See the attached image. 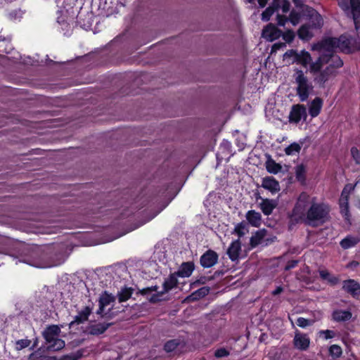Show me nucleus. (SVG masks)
I'll return each mask as SVG.
<instances>
[{"mask_svg":"<svg viewBox=\"0 0 360 360\" xmlns=\"http://www.w3.org/2000/svg\"><path fill=\"white\" fill-rule=\"evenodd\" d=\"M360 46H352V39L345 36L339 38H328L314 44L312 50L319 52V58L310 65L309 72L314 75V82L321 87L325 86L330 77L335 75L336 70L342 66L340 58L334 54L335 49L345 53H351Z\"/></svg>","mask_w":360,"mask_h":360,"instance_id":"1","label":"nucleus"},{"mask_svg":"<svg viewBox=\"0 0 360 360\" xmlns=\"http://www.w3.org/2000/svg\"><path fill=\"white\" fill-rule=\"evenodd\" d=\"M330 207L328 204L318 201L316 197L302 193L292 210V217L311 226H318L330 219Z\"/></svg>","mask_w":360,"mask_h":360,"instance_id":"2","label":"nucleus"},{"mask_svg":"<svg viewBox=\"0 0 360 360\" xmlns=\"http://www.w3.org/2000/svg\"><path fill=\"white\" fill-rule=\"evenodd\" d=\"M290 6L288 0H273L269 6L262 13V20L268 21L274 14H276L277 25L285 27L288 22V19L285 14L290 11Z\"/></svg>","mask_w":360,"mask_h":360,"instance_id":"3","label":"nucleus"},{"mask_svg":"<svg viewBox=\"0 0 360 360\" xmlns=\"http://www.w3.org/2000/svg\"><path fill=\"white\" fill-rule=\"evenodd\" d=\"M293 79L296 84V93L302 102L307 101L311 95L314 94V86L312 82L308 78L306 74L298 68L295 69Z\"/></svg>","mask_w":360,"mask_h":360,"instance_id":"4","label":"nucleus"},{"mask_svg":"<svg viewBox=\"0 0 360 360\" xmlns=\"http://www.w3.org/2000/svg\"><path fill=\"white\" fill-rule=\"evenodd\" d=\"M176 284V276L174 274H172L165 281L162 290H158V286L153 285L140 290L139 292L143 295H146L149 302L155 303L162 300V295L174 288Z\"/></svg>","mask_w":360,"mask_h":360,"instance_id":"5","label":"nucleus"},{"mask_svg":"<svg viewBox=\"0 0 360 360\" xmlns=\"http://www.w3.org/2000/svg\"><path fill=\"white\" fill-rule=\"evenodd\" d=\"M339 6L347 14H351L356 29H359L358 18L360 17V0H338Z\"/></svg>","mask_w":360,"mask_h":360,"instance_id":"6","label":"nucleus"},{"mask_svg":"<svg viewBox=\"0 0 360 360\" xmlns=\"http://www.w3.org/2000/svg\"><path fill=\"white\" fill-rule=\"evenodd\" d=\"M276 239L275 236L269 234L266 229H262L255 231L250 240V245L252 248H255L259 245H268L273 243Z\"/></svg>","mask_w":360,"mask_h":360,"instance_id":"7","label":"nucleus"},{"mask_svg":"<svg viewBox=\"0 0 360 360\" xmlns=\"http://www.w3.org/2000/svg\"><path fill=\"white\" fill-rule=\"evenodd\" d=\"M311 343V339L309 336L306 334L296 330L292 340L293 347L300 351H307Z\"/></svg>","mask_w":360,"mask_h":360,"instance_id":"8","label":"nucleus"},{"mask_svg":"<svg viewBox=\"0 0 360 360\" xmlns=\"http://www.w3.org/2000/svg\"><path fill=\"white\" fill-rule=\"evenodd\" d=\"M307 117V110L304 105H294L289 115V122L290 123H298L302 119L306 120Z\"/></svg>","mask_w":360,"mask_h":360,"instance_id":"9","label":"nucleus"},{"mask_svg":"<svg viewBox=\"0 0 360 360\" xmlns=\"http://www.w3.org/2000/svg\"><path fill=\"white\" fill-rule=\"evenodd\" d=\"M307 16L309 18V25L315 30L320 29L323 25V20L321 15L314 9L310 7H304Z\"/></svg>","mask_w":360,"mask_h":360,"instance_id":"10","label":"nucleus"},{"mask_svg":"<svg viewBox=\"0 0 360 360\" xmlns=\"http://www.w3.org/2000/svg\"><path fill=\"white\" fill-rule=\"evenodd\" d=\"M281 34L282 31L272 23H269L265 26L262 33V37L269 41H272L278 39Z\"/></svg>","mask_w":360,"mask_h":360,"instance_id":"11","label":"nucleus"},{"mask_svg":"<svg viewBox=\"0 0 360 360\" xmlns=\"http://www.w3.org/2000/svg\"><path fill=\"white\" fill-rule=\"evenodd\" d=\"M115 301V297L105 291L103 292L98 300L99 307L97 310L96 313L98 315H103L105 311V308L111 304H112Z\"/></svg>","mask_w":360,"mask_h":360,"instance_id":"12","label":"nucleus"},{"mask_svg":"<svg viewBox=\"0 0 360 360\" xmlns=\"http://www.w3.org/2000/svg\"><path fill=\"white\" fill-rule=\"evenodd\" d=\"M218 255L213 250H207L200 257V264L205 268H210L217 264Z\"/></svg>","mask_w":360,"mask_h":360,"instance_id":"13","label":"nucleus"},{"mask_svg":"<svg viewBox=\"0 0 360 360\" xmlns=\"http://www.w3.org/2000/svg\"><path fill=\"white\" fill-rule=\"evenodd\" d=\"M262 186L269 191L272 194L278 193L281 188L278 181L272 176H267L262 179Z\"/></svg>","mask_w":360,"mask_h":360,"instance_id":"14","label":"nucleus"},{"mask_svg":"<svg viewBox=\"0 0 360 360\" xmlns=\"http://www.w3.org/2000/svg\"><path fill=\"white\" fill-rule=\"evenodd\" d=\"M93 310V306H86L81 310L73 321L70 323V327H72L75 324L82 323L86 321Z\"/></svg>","mask_w":360,"mask_h":360,"instance_id":"15","label":"nucleus"},{"mask_svg":"<svg viewBox=\"0 0 360 360\" xmlns=\"http://www.w3.org/2000/svg\"><path fill=\"white\" fill-rule=\"evenodd\" d=\"M240 251L241 243L240 240L238 239L231 243L227 250V254L232 261H236L238 259Z\"/></svg>","mask_w":360,"mask_h":360,"instance_id":"16","label":"nucleus"},{"mask_svg":"<svg viewBox=\"0 0 360 360\" xmlns=\"http://www.w3.org/2000/svg\"><path fill=\"white\" fill-rule=\"evenodd\" d=\"M60 333V327L56 325H52L46 328L43 332V336L46 342H53V340L58 338Z\"/></svg>","mask_w":360,"mask_h":360,"instance_id":"17","label":"nucleus"},{"mask_svg":"<svg viewBox=\"0 0 360 360\" xmlns=\"http://www.w3.org/2000/svg\"><path fill=\"white\" fill-rule=\"evenodd\" d=\"M323 100L319 97H316L309 103V113L311 117H317L322 108Z\"/></svg>","mask_w":360,"mask_h":360,"instance_id":"18","label":"nucleus"},{"mask_svg":"<svg viewBox=\"0 0 360 360\" xmlns=\"http://www.w3.org/2000/svg\"><path fill=\"white\" fill-rule=\"evenodd\" d=\"M342 288L353 296L360 294V285L352 279L345 281Z\"/></svg>","mask_w":360,"mask_h":360,"instance_id":"19","label":"nucleus"},{"mask_svg":"<svg viewBox=\"0 0 360 360\" xmlns=\"http://www.w3.org/2000/svg\"><path fill=\"white\" fill-rule=\"evenodd\" d=\"M248 223L254 227H259L262 224V215L255 210H249L245 215Z\"/></svg>","mask_w":360,"mask_h":360,"instance_id":"20","label":"nucleus"},{"mask_svg":"<svg viewBox=\"0 0 360 360\" xmlns=\"http://www.w3.org/2000/svg\"><path fill=\"white\" fill-rule=\"evenodd\" d=\"M277 203L274 200L263 199L259 203V207L265 215H269L276 208Z\"/></svg>","mask_w":360,"mask_h":360,"instance_id":"21","label":"nucleus"},{"mask_svg":"<svg viewBox=\"0 0 360 360\" xmlns=\"http://www.w3.org/2000/svg\"><path fill=\"white\" fill-rule=\"evenodd\" d=\"M314 30L309 24L302 25L297 32L299 38L302 40H309L314 35Z\"/></svg>","mask_w":360,"mask_h":360,"instance_id":"22","label":"nucleus"},{"mask_svg":"<svg viewBox=\"0 0 360 360\" xmlns=\"http://www.w3.org/2000/svg\"><path fill=\"white\" fill-rule=\"evenodd\" d=\"M311 60L312 59L310 53L308 51L302 50L299 52L297 59L296 60L295 63L302 65L304 68H307L308 65L310 66L312 63L315 62H312ZM309 68L310 67L309 69Z\"/></svg>","mask_w":360,"mask_h":360,"instance_id":"23","label":"nucleus"},{"mask_svg":"<svg viewBox=\"0 0 360 360\" xmlns=\"http://www.w3.org/2000/svg\"><path fill=\"white\" fill-rule=\"evenodd\" d=\"M110 323H97L91 325L87 328L88 333L93 335H98L103 333L110 326Z\"/></svg>","mask_w":360,"mask_h":360,"instance_id":"24","label":"nucleus"},{"mask_svg":"<svg viewBox=\"0 0 360 360\" xmlns=\"http://www.w3.org/2000/svg\"><path fill=\"white\" fill-rule=\"evenodd\" d=\"M306 15L307 13L299 9H293L288 18V22H290L293 26H296L300 22L302 18Z\"/></svg>","mask_w":360,"mask_h":360,"instance_id":"25","label":"nucleus"},{"mask_svg":"<svg viewBox=\"0 0 360 360\" xmlns=\"http://www.w3.org/2000/svg\"><path fill=\"white\" fill-rule=\"evenodd\" d=\"M194 266L192 263H183L177 271V275L180 277H188L191 275Z\"/></svg>","mask_w":360,"mask_h":360,"instance_id":"26","label":"nucleus"},{"mask_svg":"<svg viewBox=\"0 0 360 360\" xmlns=\"http://www.w3.org/2000/svg\"><path fill=\"white\" fill-rule=\"evenodd\" d=\"M352 317V313L347 310H336L333 313V319L335 321H348Z\"/></svg>","mask_w":360,"mask_h":360,"instance_id":"27","label":"nucleus"},{"mask_svg":"<svg viewBox=\"0 0 360 360\" xmlns=\"http://www.w3.org/2000/svg\"><path fill=\"white\" fill-rule=\"evenodd\" d=\"M359 241L358 237L348 236L340 241V245L343 249H348L356 245Z\"/></svg>","mask_w":360,"mask_h":360,"instance_id":"28","label":"nucleus"},{"mask_svg":"<svg viewBox=\"0 0 360 360\" xmlns=\"http://www.w3.org/2000/svg\"><path fill=\"white\" fill-rule=\"evenodd\" d=\"M347 197L341 195L340 199V207L342 214L347 219L349 216V202H348Z\"/></svg>","mask_w":360,"mask_h":360,"instance_id":"29","label":"nucleus"},{"mask_svg":"<svg viewBox=\"0 0 360 360\" xmlns=\"http://www.w3.org/2000/svg\"><path fill=\"white\" fill-rule=\"evenodd\" d=\"M133 293V290L131 288H124L118 292V300L120 302L128 300Z\"/></svg>","mask_w":360,"mask_h":360,"instance_id":"30","label":"nucleus"},{"mask_svg":"<svg viewBox=\"0 0 360 360\" xmlns=\"http://www.w3.org/2000/svg\"><path fill=\"white\" fill-rule=\"evenodd\" d=\"M47 348L52 351H58L65 347V342L58 338H56L53 342H47Z\"/></svg>","mask_w":360,"mask_h":360,"instance_id":"31","label":"nucleus"},{"mask_svg":"<svg viewBox=\"0 0 360 360\" xmlns=\"http://www.w3.org/2000/svg\"><path fill=\"white\" fill-rule=\"evenodd\" d=\"M210 292V288L207 287H202L197 290H195L194 292H193L190 297L192 300H198L200 299L205 296H206Z\"/></svg>","mask_w":360,"mask_h":360,"instance_id":"32","label":"nucleus"},{"mask_svg":"<svg viewBox=\"0 0 360 360\" xmlns=\"http://www.w3.org/2000/svg\"><path fill=\"white\" fill-rule=\"evenodd\" d=\"M299 52L292 49L286 51L283 55V60L289 63H295L297 59Z\"/></svg>","mask_w":360,"mask_h":360,"instance_id":"33","label":"nucleus"},{"mask_svg":"<svg viewBox=\"0 0 360 360\" xmlns=\"http://www.w3.org/2000/svg\"><path fill=\"white\" fill-rule=\"evenodd\" d=\"M266 169L269 173L277 174L281 169V166L274 160H269L266 162Z\"/></svg>","mask_w":360,"mask_h":360,"instance_id":"34","label":"nucleus"},{"mask_svg":"<svg viewBox=\"0 0 360 360\" xmlns=\"http://www.w3.org/2000/svg\"><path fill=\"white\" fill-rule=\"evenodd\" d=\"M319 275L321 278L324 280H327L328 282H330L332 284H336L338 281V279L330 275V274L326 271V270H321L319 271Z\"/></svg>","mask_w":360,"mask_h":360,"instance_id":"35","label":"nucleus"},{"mask_svg":"<svg viewBox=\"0 0 360 360\" xmlns=\"http://www.w3.org/2000/svg\"><path fill=\"white\" fill-rule=\"evenodd\" d=\"M360 184V178L356 180L354 184H347L342 192L341 195L349 198V193L354 190V188Z\"/></svg>","mask_w":360,"mask_h":360,"instance_id":"36","label":"nucleus"},{"mask_svg":"<svg viewBox=\"0 0 360 360\" xmlns=\"http://www.w3.org/2000/svg\"><path fill=\"white\" fill-rule=\"evenodd\" d=\"M305 168L302 165L295 167V176L298 181L303 182L305 180Z\"/></svg>","mask_w":360,"mask_h":360,"instance_id":"37","label":"nucleus"},{"mask_svg":"<svg viewBox=\"0 0 360 360\" xmlns=\"http://www.w3.org/2000/svg\"><path fill=\"white\" fill-rule=\"evenodd\" d=\"M248 232V229L246 225L243 223L238 224L234 229V233H236L239 238L243 237Z\"/></svg>","mask_w":360,"mask_h":360,"instance_id":"38","label":"nucleus"},{"mask_svg":"<svg viewBox=\"0 0 360 360\" xmlns=\"http://www.w3.org/2000/svg\"><path fill=\"white\" fill-rule=\"evenodd\" d=\"M330 354L334 358L340 357L342 354V348L338 345H333L329 348Z\"/></svg>","mask_w":360,"mask_h":360,"instance_id":"39","label":"nucleus"},{"mask_svg":"<svg viewBox=\"0 0 360 360\" xmlns=\"http://www.w3.org/2000/svg\"><path fill=\"white\" fill-rule=\"evenodd\" d=\"M301 150L300 146L297 143H293L288 146L285 149V152L287 155H291L295 154V153H299Z\"/></svg>","mask_w":360,"mask_h":360,"instance_id":"40","label":"nucleus"},{"mask_svg":"<svg viewBox=\"0 0 360 360\" xmlns=\"http://www.w3.org/2000/svg\"><path fill=\"white\" fill-rule=\"evenodd\" d=\"M281 36L287 43H290L294 40L295 34L292 30H288L287 31L282 32Z\"/></svg>","mask_w":360,"mask_h":360,"instance_id":"41","label":"nucleus"},{"mask_svg":"<svg viewBox=\"0 0 360 360\" xmlns=\"http://www.w3.org/2000/svg\"><path fill=\"white\" fill-rule=\"evenodd\" d=\"M296 323L299 327L306 328L309 326L312 325L314 323V321L310 320V319H307L303 317H300L297 319Z\"/></svg>","mask_w":360,"mask_h":360,"instance_id":"42","label":"nucleus"},{"mask_svg":"<svg viewBox=\"0 0 360 360\" xmlns=\"http://www.w3.org/2000/svg\"><path fill=\"white\" fill-rule=\"evenodd\" d=\"M178 342L175 340L167 342L165 345V350L167 352H173L177 347Z\"/></svg>","mask_w":360,"mask_h":360,"instance_id":"43","label":"nucleus"},{"mask_svg":"<svg viewBox=\"0 0 360 360\" xmlns=\"http://www.w3.org/2000/svg\"><path fill=\"white\" fill-rule=\"evenodd\" d=\"M31 341L27 339L19 340L16 342V349L18 350L27 347L30 345Z\"/></svg>","mask_w":360,"mask_h":360,"instance_id":"44","label":"nucleus"},{"mask_svg":"<svg viewBox=\"0 0 360 360\" xmlns=\"http://www.w3.org/2000/svg\"><path fill=\"white\" fill-rule=\"evenodd\" d=\"M351 155L355 162L360 165V150L356 148L353 147L351 148Z\"/></svg>","mask_w":360,"mask_h":360,"instance_id":"45","label":"nucleus"},{"mask_svg":"<svg viewBox=\"0 0 360 360\" xmlns=\"http://www.w3.org/2000/svg\"><path fill=\"white\" fill-rule=\"evenodd\" d=\"M229 352L225 348H220L215 351L214 356L217 358L226 357L229 355Z\"/></svg>","mask_w":360,"mask_h":360,"instance_id":"46","label":"nucleus"},{"mask_svg":"<svg viewBox=\"0 0 360 360\" xmlns=\"http://www.w3.org/2000/svg\"><path fill=\"white\" fill-rule=\"evenodd\" d=\"M292 1L296 6L295 9L302 10V11L304 13L306 12L304 7H308V6L303 4L302 0H292Z\"/></svg>","mask_w":360,"mask_h":360,"instance_id":"47","label":"nucleus"},{"mask_svg":"<svg viewBox=\"0 0 360 360\" xmlns=\"http://www.w3.org/2000/svg\"><path fill=\"white\" fill-rule=\"evenodd\" d=\"M320 334H323L325 336V338L327 340V339H330V338H333L335 335V333L332 330H321L320 331Z\"/></svg>","mask_w":360,"mask_h":360,"instance_id":"48","label":"nucleus"},{"mask_svg":"<svg viewBox=\"0 0 360 360\" xmlns=\"http://www.w3.org/2000/svg\"><path fill=\"white\" fill-rule=\"evenodd\" d=\"M297 264V261H295V260L290 261L287 264V265L285 267V269L290 270V269L295 267Z\"/></svg>","mask_w":360,"mask_h":360,"instance_id":"49","label":"nucleus"},{"mask_svg":"<svg viewBox=\"0 0 360 360\" xmlns=\"http://www.w3.org/2000/svg\"><path fill=\"white\" fill-rule=\"evenodd\" d=\"M285 43H276V44H274L272 49H273V50H277V49H279L280 48L285 47Z\"/></svg>","mask_w":360,"mask_h":360,"instance_id":"50","label":"nucleus"},{"mask_svg":"<svg viewBox=\"0 0 360 360\" xmlns=\"http://www.w3.org/2000/svg\"><path fill=\"white\" fill-rule=\"evenodd\" d=\"M283 290V288L281 286H278L273 292H272V295H277L280 293H281Z\"/></svg>","mask_w":360,"mask_h":360,"instance_id":"51","label":"nucleus"},{"mask_svg":"<svg viewBox=\"0 0 360 360\" xmlns=\"http://www.w3.org/2000/svg\"><path fill=\"white\" fill-rule=\"evenodd\" d=\"M267 1L268 0H258V3L262 8L264 7L266 5Z\"/></svg>","mask_w":360,"mask_h":360,"instance_id":"52","label":"nucleus"},{"mask_svg":"<svg viewBox=\"0 0 360 360\" xmlns=\"http://www.w3.org/2000/svg\"><path fill=\"white\" fill-rule=\"evenodd\" d=\"M79 358V356H76L75 355H71L68 356V360H77Z\"/></svg>","mask_w":360,"mask_h":360,"instance_id":"53","label":"nucleus"},{"mask_svg":"<svg viewBox=\"0 0 360 360\" xmlns=\"http://www.w3.org/2000/svg\"><path fill=\"white\" fill-rule=\"evenodd\" d=\"M356 206L359 209H360V198H359V199H358V200H357V202H356Z\"/></svg>","mask_w":360,"mask_h":360,"instance_id":"54","label":"nucleus"},{"mask_svg":"<svg viewBox=\"0 0 360 360\" xmlns=\"http://www.w3.org/2000/svg\"><path fill=\"white\" fill-rule=\"evenodd\" d=\"M255 0H245L246 2H248V3H254Z\"/></svg>","mask_w":360,"mask_h":360,"instance_id":"55","label":"nucleus"},{"mask_svg":"<svg viewBox=\"0 0 360 360\" xmlns=\"http://www.w3.org/2000/svg\"><path fill=\"white\" fill-rule=\"evenodd\" d=\"M53 265H48V266H40L39 267H41V268H46V267H51Z\"/></svg>","mask_w":360,"mask_h":360,"instance_id":"56","label":"nucleus"},{"mask_svg":"<svg viewBox=\"0 0 360 360\" xmlns=\"http://www.w3.org/2000/svg\"><path fill=\"white\" fill-rule=\"evenodd\" d=\"M4 41H1V42L0 41V48L4 45Z\"/></svg>","mask_w":360,"mask_h":360,"instance_id":"57","label":"nucleus"}]
</instances>
